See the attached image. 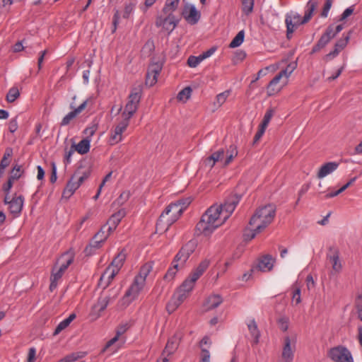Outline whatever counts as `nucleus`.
I'll return each mask as SVG.
<instances>
[{"mask_svg": "<svg viewBox=\"0 0 362 362\" xmlns=\"http://www.w3.org/2000/svg\"><path fill=\"white\" fill-rule=\"evenodd\" d=\"M240 199V195L231 193L226 198L223 204L211 206L202 215L201 220L197 224V230L205 235H210L230 217Z\"/></svg>", "mask_w": 362, "mask_h": 362, "instance_id": "obj_1", "label": "nucleus"}, {"mask_svg": "<svg viewBox=\"0 0 362 362\" xmlns=\"http://www.w3.org/2000/svg\"><path fill=\"white\" fill-rule=\"evenodd\" d=\"M190 202L191 201L188 198L179 199L170 204L160 214L156 223V229L161 230L164 228L165 231L168 230L169 227L179 218Z\"/></svg>", "mask_w": 362, "mask_h": 362, "instance_id": "obj_2", "label": "nucleus"}, {"mask_svg": "<svg viewBox=\"0 0 362 362\" xmlns=\"http://www.w3.org/2000/svg\"><path fill=\"white\" fill-rule=\"evenodd\" d=\"M317 2L314 0H310L306 5V10L303 18L300 14L296 13H288L286 16L285 23L286 25V37L291 39L293 33L298 28V26L308 23L313 16V12L315 10Z\"/></svg>", "mask_w": 362, "mask_h": 362, "instance_id": "obj_3", "label": "nucleus"}, {"mask_svg": "<svg viewBox=\"0 0 362 362\" xmlns=\"http://www.w3.org/2000/svg\"><path fill=\"white\" fill-rule=\"evenodd\" d=\"M276 215V206L274 204H267L257 209L251 217L249 224L255 227L257 232H261L272 223Z\"/></svg>", "mask_w": 362, "mask_h": 362, "instance_id": "obj_4", "label": "nucleus"}, {"mask_svg": "<svg viewBox=\"0 0 362 362\" xmlns=\"http://www.w3.org/2000/svg\"><path fill=\"white\" fill-rule=\"evenodd\" d=\"M127 258L125 250H122L115 258L112 259L110 264L105 269L99 280V286H103L104 288L107 287L111 281L114 279L115 276L118 274L122 267Z\"/></svg>", "mask_w": 362, "mask_h": 362, "instance_id": "obj_5", "label": "nucleus"}, {"mask_svg": "<svg viewBox=\"0 0 362 362\" xmlns=\"http://www.w3.org/2000/svg\"><path fill=\"white\" fill-rule=\"evenodd\" d=\"M237 156L238 150L236 146L230 145L227 149L226 152H225V151L221 148L213 153L210 156L207 157L204 160V163L205 166H207L211 169L214 166L216 163L223 161L224 157L226 156L223 165L227 166Z\"/></svg>", "mask_w": 362, "mask_h": 362, "instance_id": "obj_6", "label": "nucleus"}, {"mask_svg": "<svg viewBox=\"0 0 362 362\" xmlns=\"http://www.w3.org/2000/svg\"><path fill=\"white\" fill-rule=\"evenodd\" d=\"M141 86L132 88L128 98V102L125 105L124 110L122 114V118L129 121L138 109V105L141 98Z\"/></svg>", "mask_w": 362, "mask_h": 362, "instance_id": "obj_7", "label": "nucleus"}, {"mask_svg": "<svg viewBox=\"0 0 362 362\" xmlns=\"http://www.w3.org/2000/svg\"><path fill=\"white\" fill-rule=\"evenodd\" d=\"M145 284L134 278L133 283L126 291L120 303L122 306L127 307L134 300L142 291Z\"/></svg>", "mask_w": 362, "mask_h": 362, "instance_id": "obj_8", "label": "nucleus"}, {"mask_svg": "<svg viewBox=\"0 0 362 362\" xmlns=\"http://www.w3.org/2000/svg\"><path fill=\"white\" fill-rule=\"evenodd\" d=\"M179 20L174 14H162L156 18L155 24L156 27L162 28L170 34L175 28Z\"/></svg>", "mask_w": 362, "mask_h": 362, "instance_id": "obj_9", "label": "nucleus"}, {"mask_svg": "<svg viewBox=\"0 0 362 362\" xmlns=\"http://www.w3.org/2000/svg\"><path fill=\"white\" fill-rule=\"evenodd\" d=\"M329 356L334 362H354L351 352L344 346L331 349Z\"/></svg>", "mask_w": 362, "mask_h": 362, "instance_id": "obj_10", "label": "nucleus"}, {"mask_svg": "<svg viewBox=\"0 0 362 362\" xmlns=\"http://www.w3.org/2000/svg\"><path fill=\"white\" fill-rule=\"evenodd\" d=\"M197 247L195 240H189L182 247L178 253L174 258V262L180 263L183 265L188 259L189 256L194 252Z\"/></svg>", "mask_w": 362, "mask_h": 362, "instance_id": "obj_11", "label": "nucleus"}, {"mask_svg": "<svg viewBox=\"0 0 362 362\" xmlns=\"http://www.w3.org/2000/svg\"><path fill=\"white\" fill-rule=\"evenodd\" d=\"M91 98H89L84 100L78 107H75L74 103L70 104V108L73 110L69 112L67 115H66L62 122L60 123L61 126H67L80 113H81L86 107L89 105L91 102Z\"/></svg>", "mask_w": 362, "mask_h": 362, "instance_id": "obj_12", "label": "nucleus"}, {"mask_svg": "<svg viewBox=\"0 0 362 362\" xmlns=\"http://www.w3.org/2000/svg\"><path fill=\"white\" fill-rule=\"evenodd\" d=\"M74 258V255L69 252L63 254L59 259V261L62 262L59 268L57 270L55 268H53L51 276H53L55 279H60L63 276L64 272L73 262Z\"/></svg>", "mask_w": 362, "mask_h": 362, "instance_id": "obj_13", "label": "nucleus"}, {"mask_svg": "<svg viewBox=\"0 0 362 362\" xmlns=\"http://www.w3.org/2000/svg\"><path fill=\"white\" fill-rule=\"evenodd\" d=\"M182 338V334L181 332H176L170 337L165 346L162 352V356H168L173 354L177 349L181 339Z\"/></svg>", "mask_w": 362, "mask_h": 362, "instance_id": "obj_14", "label": "nucleus"}, {"mask_svg": "<svg viewBox=\"0 0 362 362\" xmlns=\"http://www.w3.org/2000/svg\"><path fill=\"white\" fill-rule=\"evenodd\" d=\"M129 123V120L122 118V119L115 127L114 131L112 132L110 137V142L112 145L116 144L122 141V133L127 129Z\"/></svg>", "mask_w": 362, "mask_h": 362, "instance_id": "obj_15", "label": "nucleus"}, {"mask_svg": "<svg viewBox=\"0 0 362 362\" xmlns=\"http://www.w3.org/2000/svg\"><path fill=\"white\" fill-rule=\"evenodd\" d=\"M162 69V66L158 63H155L149 66L148 71L146 76V85L148 86H153L158 80V76L159 75Z\"/></svg>", "mask_w": 362, "mask_h": 362, "instance_id": "obj_16", "label": "nucleus"}, {"mask_svg": "<svg viewBox=\"0 0 362 362\" xmlns=\"http://www.w3.org/2000/svg\"><path fill=\"white\" fill-rule=\"evenodd\" d=\"M275 259L270 255H266L260 257L255 267L251 269V272L257 269L261 272H269L273 269Z\"/></svg>", "mask_w": 362, "mask_h": 362, "instance_id": "obj_17", "label": "nucleus"}, {"mask_svg": "<svg viewBox=\"0 0 362 362\" xmlns=\"http://www.w3.org/2000/svg\"><path fill=\"white\" fill-rule=\"evenodd\" d=\"M327 259L332 264L333 271L339 273L341 270L342 265L339 260V251L337 247H329V252L327 254Z\"/></svg>", "mask_w": 362, "mask_h": 362, "instance_id": "obj_18", "label": "nucleus"}, {"mask_svg": "<svg viewBox=\"0 0 362 362\" xmlns=\"http://www.w3.org/2000/svg\"><path fill=\"white\" fill-rule=\"evenodd\" d=\"M24 197L22 195L15 194L11 199L8 205V210L13 217H18L21 213L23 207Z\"/></svg>", "mask_w": 362, "mask_h": 362, "instance_id": "obj_19", "label": "nucleus"}, {"mask_svg": "<svg viewBox=\"0 0 362 362\" xmlns=\"http://www.w3.org/2000/svg\"><path fill=\"white\" fill-rule=\"evenodd\" d=\"M295 344L291 347V340L289 337H284V346L282 351V359L284 362H291L293 359Z\"/></svg>", "mask_w": 362, "mask_h": 362, "instance_id": "obj_20", "label": "nucleus"}, {"mask_svg": "<svg viewBox=\"0 0 362 362\" xmlns=\"http://www.w3.org/2000/svg\"><path fill=\"white\" fill-rule=\"evenodd\" d=\"M339 167V163L337 162H328L322 165L317 174V177L318 179H322L328 175L332 173Z\"/></svg>", "mask_w": 362, "mask_h": 362, "instance_id": "obj_21", "label": "nucleus"}, {"mask_svg": "<svg viewBox=\"0 0 362 362\" xmlns=\"http://www.w3.org/2000/svg\"><path fill=\"white\" fill-rule=\"evenodd\" d=\"M126 211L124 209L119 210L117 213L112 214L107 221L108 230L112 232L119 223L121 220L125 216Z\"/></svg>", "mask_w": 362, "mask_h": 362, "instance_id": "obj_22", "label": "nucleus"}, {"mask_svg": "<svg viewBox=\"0 0 362 362\" xmlns=\"http://www.w3.org/2000/svg\"><path fill=\"white\" fill-rule=\"evenodd\" d=\"M222 302L223 298L220 295L213 294L206 298L204 306L206 310H210L217 308Z\"/></svg>", "mask_w": 362, "mask_h": 362, "instance_id": "obj_23", "label": "nucleus"}, {"mask_svg": "<svg viewBox=\"0 0 362 362\" xmlns=\"http://www.w3.org/2000/svg\"><path fill=\"white\" fill-rule=\"evenodd\" d=\"M117 296V293H115L112 297L110 296H100L97 303L94 305V308L98 309L99 312L105 310L108 304L113 301Z\"/></svg>", "mask_w": 362, "mask_h": 362, "instance_id": "obj_24", "label": "nucleus"}, {"mask_svg": "<svg viewBox=\"0 0 362 362\" xmlns=\"http://www.w3.org/2000/svg\"><path fill=\"white\" fill-rule=\"evenodd\" d=\"M78 187V183H77L76 180L74 179V177L71 176L63 191V197L66 199L70 198Z\"/></svg>", "mask_w": 362, "mask_h": 362, "instance_id": "obj_25", "label": "nucleus"}, {"mask_svg": "<svg viewBox=\"0 0 362 362\" xmlns=\"http://www.w3.org/2000/svg\"><path fill=\"white\" fill-rule=\"evenodd\" d=\"M90 139L85 138L82 139L77 145H72L71 147L78 153L83 155L87 153L90 150Z\"/></svg>", "mask_w": 362, "mask_h": 362, "instance_id": "obj_26", "label": "nucleus"}, {"mask_svg": "<svg viewBox=\"0 0 362 362\" xmlns=\"http://www.w3.org/2000/svg\"><path fill=\"white\" fill-rule=\"evenodd\" d=\"M185 20L190 24H196L200 18V13L197 10L194 6L189 7V13L185 15Z\"/></svg>", "mask_w": 362, "mask_h": 362, "instance_id": "obj_27", "label": "nucleus"}, {"mask_svg": "<svg viewBox=\"0 0 362 362\" xmlns=\"http://www.w3.org/2000/svg\"><path fill=\"white\" fill-rule=\"evenodd\" d=\"M209 260L204 259L202 261L197 267L192 272L190 276L197 281V279L204 274L206 269L209 266Z\"/></svg>", "mask_w": 362, "mask_h": 362, "instance_id": "obj_28", "label": "nucleus"}, {"mask_svg": "<svg viewBox=\"0 0 362 362\" xmlns=\"http://www.w3.org/2000/svg\"><path fill=\"white\" fill-rule=\"evenodd\" d=\"M82 170V168H78L72 175L76 182L78 183L79 187L90 175L89 170L83 171Z\"/></svg>", "mask_w": 362, "mask_h": 362, "instance_id": "obj_29", "label": "nucleus"}, {"mask_svg": "<svg viewBox=\"0 0 362 362\" xmlns=\"http://www.w3.org/2000/svg\"><path fill=\"white\" fill-rule=\"evenodd\" d=\"M75 318L76 314L71 313L67 318L59 322V324L57 326L53 335L56 336L59 334L62 330L66 329Z\"/></svg>", "mask_w": 362, "mask_h": 362, "instance_id": "obj_30", "label": "nucleus"}, {"mask_svg": "<svg viewBox=\"0 0 362 362\" xmlns=\"http://www.w3.org/2000/svg\"><path fill=\"white\" fill-rule=\"evenodd\" d=\"M151 270L152 265L150 263H146L141 267L139 273L134 278L146 284V277L148 276Z\"/></svg>", "mask_w": 362, "mask_h": 362, "instance_id": "obj_31", "label": "nucleus"}, {"mask_svg": "<svg viewBox=\"0 0 362 362\" xmlns=\"http://www.w3.org/2000/svg\"><path fill=\"white\" fill-rule=\"evenodd\" d=\"M180 0H166L164 7L163 8V14H173L177 9Z\"/></svg>", "mask_w": 362, "mask_h": 362, "instance_id": "obj_32", "label": "nucleus"}, {"mask_svg": "<svg viewBox=\"0 0 362 362\" xmlns=\"http://www.w3.org/2000/svg\"><path fill=\"white\" fill-rule=\"evenodd\" d=\"M282 77V75L280 73H279L269 82L267 86V93L269 95H272L280 90V88H275V86L279 83Z\"/></svg>", "mask_w": 362, "mask_h": 362, "instance_id": "obj_33", "label": "nucleus"}, {"mask_svg": "<svg viewBox=\"0 0 362 362\" xmlns=\"http://www.w3.org/2000/svg\"><path fill=\"white\" fill-rule=\"evenodd\" d=\"M248 329L251 334V335L254 338V344H257L259 342V339L260 337L259 331L257 328V325L255 320H252L248 324H247Z\"/></svg>", "mask_w": 362, "mask_h": 362, "instance_id": "obj_34", "label": "nucleus"}, {"mask_svg": "<svg viewBox=\"0 0 362 362\" xmlns=\"http://www.w3.org/2000/svg\"><path fill=\"white\" fill-rule=\"evenodd\" d=\"M197 281L194 279H193L192 276H189V278L186 279L183 283L181 284V286L179 287L180 289H182L184 291H186L187 293H190L194 286V284Z\"/></svg>", "mask_w": 362, "mask_h": 362, "instance_id": "obj_35", "label": "nucleus"}, {"mask_svg": "<svg viewBox=\"0 0 362 362\" xmlns=\"http://www.w3.org/2000/svg\"><path fill=\"white\" fill-rule=\"evenodd\" d=\"M245 37V32L244 30H240L238 33L235 37L230 42L229 47L230 48H235L239 47L244 41Z\"/></svg>", "mask_w": 362, "mask_h": 362, "instance_id": "obj_36", "label": "nucleus"}, {"mask_svg": "<svg viewBox=\"0 0 362 362\" xmlns=\"http://www.w3.org/2000/svg\"><path fill=\"white\" fill-rule=\"evenodd\" d=\"M106 226H103L100 230L94 235L96 242L103 243L112 232H109L108 228L105 230Z\"/></svg>", "mask_w": 362, "mask_h": 362, "instance_id": "obj_37", "label": "nucleus"}, {"mask_svg": "<svg viewBox=\"0 0 362 362\" xmlns=\"http://www.w3.org/2000/svg\"><path fill=\"white\" fill-rule=\"evenodd\" d=\"M86 354L87 353L85 351L74 352L65 356L63 360L65 362H74L79 358H83Z\"/></svg>", "mask_w": 362, "mask_h": 362, "instance_id": "obj_38", "label": "nucleus"}, {"mask_svg": "<svg viewBox=\"0 0 362 362\" xmlns=\"http://www.w3.org/2000/svg\"><path fill=\"white\" fill-rule=\"evenodd\" d=\"M19 179V175L17 174H15L13 176H10L8 179V181L3 185L2 186V190L7 195L9 194L10 190L13 187V181Z\"/></svg>", "mask_w": 362, "mask_h": 362, "instance_id": "obj_39", "label": "nucleus"}, {"mask_svg": "<svg viewBox=\"0 0 362 362\" xmlns=\"http://www.w3.org/2000/svg\"><path fill=\"white\" fill-rule=\"evenodd\" d=\"M351 31H349L346 35H343V37L339 39L336 43H335V47L339 49V50H342L345 48V47L347 45L350 37H351Z\"/></svg>", "mask_w": 362, "mask_h": 362, "instance_id": "obj_40", "label": "nucleus"}, {"mask_svg": "<svg viewBox=\"0 0 362 362\" xmlns=\"http://www.w3.org/2000/svg\"><path fill=\"white\" fill-rule=\"evenodd\" d=\"M20 96V93L16 87H12L9 89L7 95L6 100L8 103L14 102Z\"/></svg>", "mask_w": 362, "mask_h": 362, "instance_id": "obj_41", "label": "nucleus"}, {"mask_svg": "<svg viewBox=\"0 0 362 362\" xmlns=\"http://www.w3.org/2000/svg\"><path fill=\"white\" fill-rule=\"evenodd\" d=\"M274 110L272 108H269L267 110L266 113L264 114V116L263 117V119L260 124V127L267 129L272 117L274 115Z\"/></svg>", "mask_w": 362, "mask_h": 362, "instance_id": "obj_42", "label": "nucleus"}, {"mask_svg": "<svg viewBox=\"0 0 362 362\" xmlns=\"http://www.w3.org/2000/svg\"><path fill=\"white\" fill-rule=\"evenodd\" d=\"M180 304L181 303H178V300L173 296L166 305V310L169 314H171L180 305Z\"/></svg>", "mask_w": 362, "mask_h": 362, "instance_id": "obj_43", "label": "nucleus"}, {"mask_svg": "<svg viewBox=\"0 0 362 362\" xmlns=\"http://www.w3.org/2000/svg\"><path fill=\"white\" fill-rule=\"evenodd\" d=\"M297 63L291 62L287 65L285 69L281 71L279 73L282 75V76L288 78L290 75L293 73V71L296 69Z\"/></svg>", "mask_w": 362, "mask_h": 362, "instance_id": "obj_44", "label": "nucleus"}, {"mask_svg": "<svg viewBox=\"0 0 362 362\" xmlns=\"http://www.w3.org/2000/svg\"><path fill=\"white\" fill-rule=\"evenodd\" d=\"M173 267L168 269V272H166V274L164 276V279L168 281L172 280L174 278V276H175L177 271V267H178L179 263L174 262V261H173Z\"/></svg>", "mask_w": 362, "mask_h": 362, "instance_id": "obj_45", "label": "nucleus"}, {"mask_svg": "<svg viewBox=\"0 0 362 362\" xmlns=\"http://www.w3.org/2000/svg\"><path fill=\"white\" fill-rule=\"evenodd\" d=\"M192 93V88L190 87H185L177 94V100H187L189 98Z\"/></svg>", "mask_w": 362, "mask_h": 362, "instance_id": "obj_46", "label": "nucleus"}, {"mask_svg": "<svg viewBox=\"0 0 362 362\" xmlns=\"http://www.w3.org/2000/svg\"><path fill=\"white\" fill-rule=\"evenodd\" d=\"M243 11L245 14H249L252 11L254 0H242Z\"/></svg>", "mask_w": 362, "mask_h": 362, "instance_id": "obj_47", "label": "nucleus"}, {"mask_svg": "<svg viewBox=\"0 0 362 362\" xmlns=\"http://www.w3.org/2000/svg\"><path fill=\"white\" fill-rule=\"evenodd\" d=\"M189 293L178 288L173 296L178 300V303H182L189 296Z\"/></svg>", "mask_w": 362, "mask_h": 362, "instance_id": "obj_48", "label": "nucleus"}, {"mask_svg": "<svg viewBox=\"0 0 362 362\" xmlns=\"http://www.w3.org/2000/svg\"><path fill=\"white\" fill-rule=\"evenodd\" d=\"M332 0H326L322 11L321 12V16L322 18H326L328 16V13L332 7Z\"/></svg>", "mask_w": 362, "mask_h": 362, "instance_id": "obj_49", "label": "nucleus"}, {"mask_svg": "<svg viewBox=\"0 0 362 362\" xmlns=\"http://www.w3.org/2000/svg\"><path fill=\"white\" fill-rule=\"evenodd\" d=\"M135 7V4L134 3H129L127 4L124 7V11L123 13V18H128L131 13L133 12Z\"/></svg>", "mask_w": 362, "mask_h": 362, "instance_id": "obj_50", "label": "nucleus"}, {"mask_svg": "<svg viewBox=\"0 0 362 362\" xmlns=\"http://www.w3.org/2000/svg\"><path fill=\"white\" fill-rule=\"evenodd\" d=\"M356 310L357 313L358 318L362 321V298L358 297L356 301Z\"/></svg>", "mask_w": 362, "mask_h": 362, "instance_id": "obj_51", "label": "nucleus"}, {"mask_svg": "<svg viewBox=\"0 0 362 362\" xmlns=\"http://www.w3.org/2000/svg\"><path fill=\"white\" fill-rule=\"evenodd\" d=\"M278 324L279 326V328L284 331H287L288 328V319L287 317H283L279 319Z\"/></svg>", "mask_w": 362, "mask_h": 362, "instance_id": "obj_52", "label": "nucleus"}, {"mask_svg": "<svg viewBox=\"0 0 362 362\" xmlns=\"http://www.w3.org/2000/svg\"><path fill=\"white\" fill-rule=\"evenodd\" d=\"M228 95H229V92L225 91V92H223V93L218 94L216 96V102L219 106H221L226 102Z\"/></svg>", "mask_w": 362, "mask_h": 362, "instance_id": "obj_53", "label": "nucleus"}, {"mask_svg": "<svg viewBox=\"0 0 362 362\" xmlns=\"http://www.w3.org/2000/svg\"><path fill=\"white\" fill-rule=\"evenodd\" d=\"M199 362H210V353L204 348H202Z\"/></svg>", "mask_w": 362, "mask_h": 362, "instance_id": "obj_54", "label": "nucleus"}, {"mask_svg": "<svg viewBox=\"0 0 362 362\" xmlns=\"http://www.w3.org/2000/svg\"><path fill=\"white\" fill-rule=\"evenodd\" d=\"M259 233V232H257L255 230V228L250 229V230H247L244 233L245 239L246 240H251L256 236L257 233Z\"/></svg>", "mask_w": 362, "mask_h": 362, "instance_id": "obj_55", "label": "nucleus"}, {"mask_svg": "<svg viewBox=\"0 0 362 362\" xmlns=\"http://www.w3.org/2000/svg\"><path fill=\"white\" fill-rule=\"evenodd\" d=\"M17 117L10 120L8 124V130L11 133H14L18 129Z\"/></svg>", "mask_w": 362, "mask_h": 362, "instance_id": "obj_56", "label": "nucleus"}, {"mask_svg": "<svg viewBox=\"0 0 362 362\" xmlns=\"http://www.w3.org/2000/svg\"><path fill=\"white\" fill-rule=\"evenodd\" d=\"M97 130V126L93 125L91 127H88L86 128L83 131V133L87 136L86 138L90 139L91 136H93L95 134V132Z\"/></svg>", "mask_w": 362, "mask_h": 362, "instance_id": "obj_57", "label": "nucleus"}, {"mask_svg": "<svg viewBox=\"0 0 362 362\" xmlns=\"http://www.w3.org/2000/svg\"><path fill=\"white\" fill-rule=\"evenodd\" d=\"M293 300L296 302V304H299L301 302L300 298V288L297 287L296 288L293 293Z\"/></svg>", "mask_w": 362, "mask_h": 362, "instance_id": "obj_58", "label": "nucleus"}, {"mask_svg": "<svg viewBox=\"0 0 362 362\" xmlns=\"http://www.w3.org/2000/svg\"><path fill=\"white\" fill-rule=\"evenodd\" d=\"M51 166H52V174H51V176H50V182L52 183H54L57 179V166H56V164L55 163L52 162L51 163Z\"/></svg>", "mask_w": 362, "mask_h": 362, "instance_id": "obj_59", "label": "nucleus"}, {"mask_svg": "<svg viewBox=\"0 0 362 362\" xmlns=\"http://www.w3.org/2000/svg\"><path fill=\"white\" fill-rule=\"evenodd\" d=\"M36 349L34 347L29 349L27 362H34L35 360Z\"/></svg>", "mask_w": 362, "mask_h": 362, "instance_id": "obj_60", "label": "nucleus"}, {"mask_svg": "<svg viewBox=\"0 0 362 362\" xmlns=\"http://www.w3.org/2000/svg\"><path fill=\"white\" fill-rule=\"evenodd\" d=\"M265 130H266L265 128H263L260 126L259 127V129L254 136L253 143H257V141H259V140L261 139V137L264 134Z\"/></svg>", "mask_w": 362, "mask_h": 362, "instance_id": "obj_61", "label": "nucleus"}, {"mask_svg": "<svg viewBox=\"0 0 362 362\" xmlns=\"http://www.w3.org/2000/svg\"><path fill=\"white\" fill-rule=\"evenodd\" d=\"M324 34L327 37H329V39L330 40H332L336 36V33L334 32V29L332 25L328 26Z\"/></svg>", "mask_w": 362, "mask_h": 362, "instance_id": "obj_62", "label": "nucleus"}, {"mask_svg": "<svg viewBox=\"0 0 362 362\" xmlns=\"http://www.w3.org/2000/svg\"><path fill=\"white\" fill-rule=\"evenodd\" d=\"M187 64L190 67H196L199 64V60L195 56H190L187 59Z\"/></svg>", "mask_w": 362, "mask_h": 362, "instance_id": "obj_63", "label": "nucleus"}, {"mask_svg": "<svg viewBox=\"0 0 362 362\" xmlns=\"http://www.w3.org/2000/svg\"><path fill=\"white\" fill-rule=\"evenodd\" d=\"M341 52L339 49L334 47V49L333 51H331L329 53L325 55V59L327 60H330L336 57L339 53Z\"/></svg>", "mask_w": 362, "mask_h": 362, "instance_id": "obj_64", "label": "nucleus"}]
</instances>
